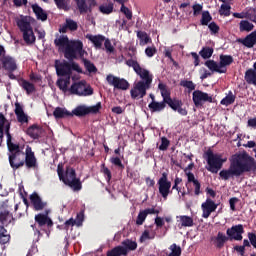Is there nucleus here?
<instances>
[{
	"instance_id": "5",
	"label": "nucleus",
	"mask_w": 256,
	"mask_h": 256,
	"mask_svg": "<svg viewBox=\"0 0 256 256\" xmlns=\"http://www.w3.org/2000/svg\"><path fill=\"white\" fill-rule=\"evenodd\" d=\"M203 158L208 164L206 169L213 174H217L218 171L223 167V164L227 161V159H223L220 154H214L211 149L204 153Z\"/></svg>"
},
{
	"instance_id": "52",
	"label": "nucleus",
	"mask_w": 256,
	"mask_h": 256,
	"mask_svg": "<svg viewBox=\"0 0 256 256\" xmlns=\"http://www.w3.org/2000/svg\"><path fill=\"white\" fill-rule=\"evenodd\" d=\"M169 249L171 250V253L168 256H181L182 250L180 246L172 244Z\"/></svg>"
},
{
	"instance_id": "10",
	"label": "nucleus",
	"mask_w": 256,
	"mask_h": 256,
	"mask_svg": "<svg viewBox=\"0 0 256 256\" xmlns=\"http://www.w3.org/2000/svg\"><path fill=\"white\" fill-rule=\"evenodd\" d=\"M70 92L74 95L87 97L93 95V88L86 86L85 82H77L72 84Z\"/></svg>"
},
{
	"instance_id": "44",
	"label": "nucleus",
	"mask_w": 256,
	"mask_h": 256,
	"mask_svg": "<svg viewBox=\"0 0 256 256\" xmlns=\"http://www.w3.org/2000/svg\"><path fill=\"white\" fill-rule=\"evenodd\" d=\"M240 32H251L254 29V24L248 20H241Z\"/></svg>"
},
{
	"instance_id": "21",
	"label": "nucleus",
	"mask_w": 256,
	"mask_h": 256,
	"mask_svg": "<svg viewBox=\"0 0 256 256\" xmlns=\"http://www.w3.org/2000/svg\"><path fill=\"white\" fill-rule=\"evenodd\" d=\"M238 42L247 48H253L256 45V30L248 34L245 38H239Z\"/></svg>"
},
{
	"instance_id": "55",
	"label": "nucleus",
	"mask_w": 256,
	"mask_h": 256,
	"mask_svg": "<svg viewBox=\"0 0 256 256\" xmlns=\"http://www.w3.org/2000/svg\"><path fill=\"white\" fill-rule=\"evenodd\" d=\"M120 11L126 16L127 20H132V11L124 5V3H121Z\"/></svg>"
},
{
	"instance_id": "17",
	"label": "nucleus",
	"mask_w": 256,
	"mask_h": 256,
	"mask_svg": "<svg viewBox=\"0 0 256 256\" xmlns=\"http://www.w3.org/2000/svg\"><path fill=\"white\" fill-rule=\"evenodd\" d=\"M218 205L215 204L213 200L210 198H207V200L201 205L203 214L202 217L207 219L211 215V213L215 212L217 209Z\"/></svg>"
},
{
	"instance_id": "41",
	"label": "nucleus",
	"mask_w": 256,
	"mask_h": 256,
	"mask_svg": "<svg viewBox=\"0 0 256 256\" xmlns=\"http://www.w3.org/2000/svg\"><path fill=\"white\" fill-rule=\"evenodd\" d=\"M55 69L58 77H65V61L56 60Z\"/></svg>"
},
{
	"instance_id": "15",
	"label": "nucleus",
	"mask_w": 256,
	"mask_h": 256,
	"mask_svg": "<svg viewBox=\"0 0 256 256\" xmlns=\"http://www.w3.org/2000/svg\"><path fill=\"white\" fill-rule=\"evenodd\" d=\"M71 71H76L77 73H83V70L77 62H65V85L69 84V79L71 78Z\"/></svg>"
},
{
	"instance_id": "63",
	"label": "nucleus",
	"mask_w": 256,
	"mask_h": 256,
	"mask_svg": "<svg viewBox=\"0 0 256 256\" xmlns=\"http://www.w3.org/2000/svg\"><path fill=\"white\" fill-rule=\"evenodd\" d=\"M110 162L114 165V166H116V167H118V168H120V169H124V165L122 164V162H121V160L118 158V157H113V158H111L110 159Z\"/></svg>"
},
{
	"instance_id": "38",
	"label": "nucleus",
	"mask_w": 256,
	"mask_h": 256,
	"mask_svg": "<svg viewBox=\"0 0 256 256\" xmlns=\"http://www.w3.org/2000/svg\"><path fill=\"white\" fill-rule=\"evenodd\" d=\"M121 244H122V247L126 250V256L129 251H134L137 248V243L130 239L124 240Z\"/></svg>"
},
{
	"instance_id": "61",
	"label": "nucleus",
	"mask_w": 256,
	"mask_h": 256,
	"mask_svg": "<svg viewBox=\"0 0 256 256\" xmlns=\"http://www.w3.org/2000/svg\"><path fill=\"white\" fill-rule=\"evenodd\" d=\"M146 213L144 211H141L138 216H137V219H136V224L138 226L142 225L146 219Z\"/></svg>"
},
{
	"instance_id": "54",
	"label": "nucleus",
	"mask_w": 256,
	"mask_h": 256,
	"mask_svg": "<svg viewBox=\"0 0 256 256\" xmlns=\"http://www.w3.org/2000/svg\"><path fill=\"white\" fill-rule=\"evenodd\" d=\"M77 54H79V52L65 49V58L70 62H73V60L77 59Z\"/></svg>"
},
{
	"instance_id": "23",
	"label": "nucleus",
	"mask_w": 256,
	"mask_h": 256,
	"mask_svg": "<svg viewBox=\"0 0 256 256\" xmlns=\"http://www.w3.org/2000/svg\"><path fill=\"white\" fill-rule=\"evenodd\" d=\"M15 115L17 117L18 123H28L29 118L27 114H25V111H23V106H21L19 102L15 103Z\"/></svg>"
},
{
	"instance_id": "49",
	"label": "nucleus",
	"mask_w": 256,
	"mask_h": 256,
	"mask_svg": "<svg viewBox=\"0 0 256 256\" xmlns=\"http://www.w3.org/2000/svg\"><path fill=\"white\" fill-rule=\"evenodd\" d=\"M180 86L187 88L189 92L194 91L196 88V85L194 84V82H192V80H181Z\"/></svg>"
},
{
	"instance_id": "62",
	"label": "nucleus",
	"mask_w": 256,
	"mask_h": 256,
	"mask_svg": "<svg viewBox=\"0 0 256 256\" xmlns=\"http://www.w3.org/2000/svg\"><path fill=\"white\" fill-rule=\"evenodd\" d=\"M169 145H170L169 140L167 138L163 137L161 139V145L159 147V150L166 151L168 149Z\"/></svg>"
},
{
	"instance_id": "20",
	"label": "nucleus",
	"mask_w": 256,
	"mask_h": 256,
	"mask_svg": "<svg viewBox=\"0 0 256 256\" xmlns=\"http://www.w3.org/2000/svg\"><path fill=\"white\" fill-rule=\"evenodd\" d=\"M86 39H88L94 45L95 49L100 50L102 49L105 36L102 34H87Z\"/></svg>"
},
{
	"instance_id": "8",
	"label": "nucleus",
	"mask_w": 256,
	"mask_h": 256,
	"mask_svg": "<svg viewBox=\"0 0 256 256\" xmlns=\"http://www.w3.org/2000/svg\"><path fill=\"white\" fill-rule=\"evenodd\" d=\"M65 50L66 51H72L77 52L80 55V58L87 54V51L83 49V41L77 39H69L68 36H65Z\"/></svg>"
},
{
	"instance_id": "36",
	"label": "nucleus",
	"mask_w": 256,
	"mask_h": 256,
	"mask_svg": "<svg viewBox=\"0 0 256 256\" xmlns=\"http://www.w3.org/2000/svg\"><path fill=\"white\" fill-rule=\"evenodd\" d=\"M5 224H0V245H5V243H9V239L11 236L7 234V230L5 229Z\"/></svg>"
},
{
	"instance_id": "24",
	"label": "nucleus",
	"mask_w": 256,
	"mask_h": 256,
	"mask_svg": "<svg viewBox=\"0 0 256 256\" xmlns=\"http://www.w3.org/2000/svg\"><path fill=\"white\" fill-rule=\"evenodd\" d=\"M20 157L21 154L9 155V163L12 169H19L20 167H23V165H25V160Z\"/></svg>"
},
{
	"instance_id": "28",
	"label": "nucleus",
	"mask_w": 256,
	"mask_h": 256,
	"mask_svg": "<svg viewBox=\"0 0 256 256\" xmlns=\"http://www.w3.org/2000/svg\"><path fill=\"white\" fill-rule=\"evenodd\" d=\"M167 102L162 100L161 102H156V100H152L150 104H148V108L150 109L151 113L161 112L166 108Z\"/></svg>"
},
{
	"instance_id": "46",
	"label": "nucleus",
	"mask_w": 256,
	"mask_h": 256,
	"mask_svg": "<svg viewBox=\"0 0 256 256\" xmlns=\"http://www.w3.org/2000/svg\"><path fill=\"white\" fill-rule=\"evenodd\" d=\"M113 9H114L113 3H109V4L99 6V11L102 14H105V15L111 14L113 12Z\"/></svg>"
},
{
	"instance_id": "33",
	"label": "nucleus",
	"mask_w": 256,
	"mask_h": 256,
	"mask_svg": "<svg viewBox=\"0 0 256 256\" xmlns=\"http://www.w3.org/2000/svg\"><path fill=\"white\" fill-rule=\"evenodd\" d=\"M233 61H234V58L232 55L220 54V62H219L220 69L230 66L233 63Z\"/></svg>"
},
{
	"instance_id": "27",
	"label": "nucleus",
	"mask_w": 256,
	"mask_h": 256,
	"mask_svg": "<svg viewBox=\"0 0 256 256\" xmlns=\"http://www.w3.org/2000/svg\"><path fill=\"white\" fill-rule=\"evenodd\" d=\"M13 221V214L5 209H0V225H9Z\"/></svg>"
},
{
	"instance_id": "32",
	"label": "nucleus",
	"mask_w": 256,
	"mask_h": 256,
	"mask_svg": "<svg viewBox=\"0 0 256 256\" xmlns=\"http://www.w3.org/2000/svg\"><path fill=\"white\" fill-rule=\"evenodd\" d=\"M33 12L35 13L37 19L40 21H47V12L43 10L38 4L32 5Z\"/></svg>"
},
{
	"instance_id": "47",
	"label": "nucleus",
	"mask_w": 256,
	"mask_h": 256,
	"mask_svg": "<svg viewBox=\"0 0 256 256\" xmlns=\"http://www.w3.org/2000/svg\"><path fill=\"white\" fill-rule=\"evenodd\" d=\"M212 21V16L210 15V12L203 11L202 12V18H201V25L202 26H208V24Z\"/></svg>"
},
{
	"instance_id": "39",
	"label": "nucleus",
	"mask_w": 256,
	"mask_h": 256,
	"mask_svg": "<svg viewBox=\"0 0 256 256\" xmlns=\"http://www.w3.org/2000/svg\"><path fill=\"white\" fill-rule=\"evenodd\" d=\"M137 37L140 40V46L147 45L151 42V38L148 36L147 32L145 31H137Z\"/></svg>"
},
{
	"instance_id": "50",
	"label": "nucleus",
	"mask_w": 256,
	"mask_h": 256,
	"mask_svg": "<svg viewBox=\"0 0 256 256\" xmlns=\"http://www.w3.org/2000/svg\"><path fill=\"white\" fill-rule=\"evenodd\" d=\"M235 99L236 97L234 96V94L230 92L228 96H226L225 98H223V100H221V105H225L226 107L229 105H232L235 102Z\"/></svg>"
},
{
	"instance_id": "11",
	"label": "nucleus",
	"mask_w": 256,
	"mask_h": 256,
	"mask_svg": "<svg viewBox=\"0 0 256 256\" xmlns=\"http://www.w3.org/2000/svg\"><path fill=\"white\" fill-rule=\"evenodd\" d=\"M157 184L160 195L163 197L164 200H166L168 195L170 194V189L172 185L171 182L168 180V173H162L161 178L158 180Z\"/></svg>"
},
{
	"instance_id": "31",
	"label": "nucleus",
	"mask_w": 256,
	"mask_h": 256,
	"mask_svg": "<svg viewBox=\"0 0 256 256\" xmlns=\"http://www.w3.org/2000/svg\"><path fill=\"white\" fill-rule=\"evenodd\" d=\"M42 132L43 130L37 125L29 127L26 131L27 135H29L31 139H39V137H41Z\"/></svg>"
},
{
	"instance_id": "64",
	"label": "nucleus",
	"mask_w": 256,
	"mask_h": 256,
	"mask_svg": "<svg viewBox=\"0 0 256 256\" xmlns=\"http://www.w3.org/2000/svg\"><path fill=\"white\" fill-rule=\"evenodd\" d=\"M248 238L250 240L251 245L256 248V234L248 233Z\"/></svg>"
},
{
	"instance_id": "26",
	"label": "nucleus",
	"mask_w": 256,
	"mask_h": 256,
	"mask_svg": "<svg viewBox=\"0 0 256 256\" xmlns=\"http://www.w3.org/2000/svg\"><path fill=\"white\" fill-rule=\"evenodd\" d=\"M7 137V147L9 151V155H21V150L19 149V144H15L12 142L11 134H8Z\"/></svg>"
},
{
	"instance_id": "34",
	"label": "nucleus",
	"mask_w": 256,
	"mask_h": 256,
	"mask_svg": "<svg viewBox=\"0 0 256 256\" xmlns=\"http://www.w3.org/2000/svg\"><path fill=\"white\" fill-rule=\"evenodd\" d=\"M244 79L249 85L256 86V70H253V68L246 70Z\"/></svg>"
},
{
	"instance_id": "7",
	"label": "nucleus",
	"mask_w": 256,
	"mask_h": 256,
	"mask_svg": "<svg viewBox=\"0 0 256 256\" xmlns=\"http://www.w3.org/2000/svg\"><path fill=\"white\" fill-rule=\"evenodd\" d=\"M17 26L20 31L23 33V40L27 45H33L35 43V33H33V28L31 27V23H29L25 19H20L17 21Z\"/></svg>"
},
{
	"instance_id": "53",
	"label": "nucleus",
	"mask_w": 256,
	"mask_h": 256,
	"mask_svg": "<svg viewBox=\"0 0 256 256\" xmlns=\"http://www.w3.org/2000/svg\"><path fill=\"white\" fill-rule=\"evenodd\" d=\"M230 10H231V6L230 5L222 4L221 8L219 10V14L221 16L224 15V16L228 17V16H230Z\"/></svg>"
},
{
	"instance_id": "25",
	"label": "nucleus",
	"mask_w": 256,
	"mask_h": 256,
	"mask_svg": "<svg viewBox=\"0 0 256 256\" xmlns=\"http://www.w3.org/2000/svg\"><path fill=\"white\" fill-rule=\"evenodd\" d=\"M19 85L24 91H26L27 95H33V93L37 91V89L35 88V84L31 83L28 80L20 79Z\"/></svg>"
},
{
	"instance_id": "12",
	"label": "nucleus",
	"mask_w": 256,
	"mask_h": 256,
	"mask_svg": "<svg viewBox=\"0 0 256 256\" xmlns=\"http://www.w3.org/2000/svg\"><path fill=\"white\" fill-rule=\"evenodd\" d=\"M24 165H26L27 169H39L35 152H33V149L29 145L26 146Z\"/></svg>"
},
{
	"instance_id": "4",
	"label": "nucleus",
	"mask_w": 256,
	"mask_h": 256,
	"mask_svg": "<svg viewBox=\"0 0 256 256\" xmlns=\"http://www.w3.org/2000/svg\"><path fill=\"white\" fill-rule=\"evenodd\" d=\"M158 89L161 92V96L163 98V101L167 103V105L173 110L178 112L181 116H187L188 110L186 108H183V102L182 100H179L178 98H171L170 90H168L166 84H162L161 82L158 85Z\"/></svg>"
},
{
	"instance_id": "1",
	"label": "nucleus",
	"mask_w": 256,
	"mask_h": 256,
	"mask_svg": "<svg viewBox=\"0 0 256 256\" xmlns=\"http://www.w3.org/2000/svg\"><path fill=\"white\" fill-rule=\"evenodd\" d=\"M256 172V160L247 152L235 154L230 159V166L228 169H223L219 176L222 180L228 181L234 177H240L245 173Z\"/></svg>"
},
{
	"instance_id": "30",
	"label": "nucleus",
	"mask_w": 256,
	"mask_h": 256,
	"mask_svg": "<svg viewBox=\"0 0 256 256\" xmlns=\"http://www.w3.org/2000/svg\"><path fill=\"white\" fill-rule=\"evenodd\" d=\"M186 176H187V183H193L194 188H195V195L199 196L200 193H201V191H200V189H201L200 182L197 179H195L194 174L191 173V172H186Z\"/></svg>"
},
{
	"instance_id": "59",
	"label": "nucleus",
	"mask_w": 256,
	"mask_h": 256,
	"mask_svg": "<svg viewBox=\"0 0 256 256\" xmlns=\"http://www.w3.org/2000/svg\"><path fill=\"white\" fill-rule=\"evenodd\" d=\"M101 173L104 174V176H106V180L107 182H109L112 178L111 172L110 170L105 166V164L101 165Z\"/></svg>"
},
{
	"instance_id": "40",
	"label": "nucleus",
	"mask_w": 256,
	"mask_h": 256,
	"mask_svg": "<svg viewBox=\"0 0 256 256\" xmlns=\"http://www.w3.org/2000/svg\"><path fill=\"white\" fill-rule=\"evenodd\" d=\"M213 52H214L213 47L204 46V47L200 50L199 55H200L204 60H207V59H210V58H211V56L213 55Z\"/></svg>"
},
{
	"instance_id": "18",
	"label": "nucleus",
	"mask_w": 256,
	"mask_h": 256,
	"mask_svg": "<svg viewBox=\"0 0 256 256\" xmlns=\"http://www.w3.org/2000/svg\"><path fill=\"white\" fill-rule=\"evenodd\" d=\"M65 26H61L59 29V33L56 34V38L54 40V45L60 53H65Z\"/></svg>"
},
{
	"instance_id": "14",
	"label": "nucleus",
	"mask_w": 256,
	"mask_h": 256,
	"mask_svg": "<svg viewBox=\"0 0 256 256\" xmlns=\"http://www.w3.org/2000/svg\"><path fill=\"white\" fill-rule=\"evenodd\" d=\"M11 129V122H9V120H7V118H5V116L0 113V146L3 143V138L8 137L9 135H11V133L9 132Z\"/></svg>"
},
{
	"instance_id": "57",
	"label": "nucleus",
	"mask_w": 256,
	"mask_h": 256,
	"mask_svg": "<svg viewBox=\"0 0 256 256\" xmlns=\"http://www.w3.org/2000/svg\"><path fill=\"white\" fill-rule=\"evenodd\" d=\"M53 115L55 119H63V117H65V109L57 107L55 108Z\"/></svg>"
},
{
	"instance_id": "58",
	"label": "nucleus",
	"mask_w": 256,
	"mask_h": 256,
	"mask_svg": "<svg viewBox=\"0 0 256 256\" xmlns=\"http://www.w3.org/2000/svg\"><path fill=\"white\" fill-rule=\"evenodd\" d=\"M103 43H104V47H105L107 53H113L114 52V47L112 46V43L109 40V38L105 37V40L103 41Z\"/></svg>"
},
{
	"instance_id": "2",
	"label": "nucleus",
	"mask_w": 256,
	"mask_h": 256,
	"mask_svg": "<svg viewBox=\"0 0 256 256\" xmlns=\"http://www.w3.org/2000/svg\"><path fill=\"white\" fill-rule=\"evenodd\" d=\"M126 65L128 67H132L134 72L141 79L136 82V84H134L133 88L130 90L131 98L137 100L144 98L147 94V90H149L151 87L153 74H150L149 70L141 68L139 62H137V60H132V58L126 61Z\"/></svg>"
},
{
	"instance_id": "19",
	"label": "nucleus",
	"mask_w": 256,
	"mask_h": 256,
	"mask_svg": "<svg viewBox=\"0 0 256 256\" xmlns=\"http://www.w3.org/2000/svg\"><path fill=\"white\" fill-rule=\"evenodd\" d=\"M30 201L35 209V211H43L47 207V202L43 201L39 194L33 193L30 196Z\"/></svg>"
},
{
	"instance_id": "3",
	"label": "nucleus",
	"mask_w": 256,
	"mask_h": 256,
	"mask_svg": "<svg viewBox=\"0 0 256 256\" xmlns=\"http://www.w3.org/2000/svg\"><path fill=\"white\" fill-rule=\"evenodd\" d=\"M244 233V227L242 224L232 226L226 231L227 236L218 232L217 236L214 239L215 246L219 249L223 248L227 241H241L243 239L242 234Z\"/></svg>"
},
{
	"instance_id": "48",
	"label": "nucleus",
	"mask_w": 256,
	"mask_h": 256,
	"mask_svg": "<svg viewBox=\"0 0 256 256\" xmlns=\"http://www.w3.org/2000/svg\"><path fill=\"white\" fill-rule=\"evenodd\" d=\"M181 226L183 227H192L194 225V221L189 216H181L180 217Z\"/></svg>"
},
{
	"instance_id": "56",
	"label": "nucleus",
	"mask_w": 256,
	"mask_h": 256,
	"mask_svg": "<svg viewBox=\"0 0 256 256\" xmlns=\"http://www.w3.org/2000/svg\"><path fill=\"white\" fill-rule=\"evenodd\" d=\"M208 27H209L212 35H216L219 33L220 27L215 21L210 22L208 24Z\"/></svg>"
},
{
	"instance_id": "16",
	"label": "nucleus",
	"mask_w": 256,
	"mask_h": 256,
	"mask_svg": "<svg viewBox=\"0 0 256 256\" xmlns=\"http://www.w3.org/2000/svg\"><path fill=\"white\" fill-rule=\"evenodd\" d=\"M0 67L9 73H13V71H17V61L11 56H4L0 61Z\"/></svg>"
},
{
	"instance_id": "6",
	"label": "nucleus",
	"mask_w": 256,
	"mask_h": 256,
	"mask_svg": "<svg viewBox=\"0 0 256 256\" xmlns=\"http://www.w3.org/2000/svg\"><path fill=\"white\" fill-rule=\"evenodd\" d=\"M65 185L72 191L79 192L83 189L81 179L77 178V172L73 168L67 167L65 170Z\"/></svg>"
},
{
	"instance_id": "42",
	"label": "nucleus",
	"mask_w": 256,
	"mask_h": 256,
	"mask_svg": "<svg viewBox=\"0 0 256 256\" xmlns=\"http://www.w3.org/2000/svg\"><path fill=\"white\" fill-rule=\"evenodd\" d=\"M82 62L84 63V67L89 73H97V66L91 62V60H87V58H83V55L80 57Z\"/></svg>"
},
{
	"instance_id": "35",
	"label": "nucleus",
	"mask_w": 256,
	"mask_h": 256,
	"mask_svg": "<svg viewBox=\"0 0 256 256\" xmlns=\"http://www.w3.org/2000/svg\"><path fill=\"white\" fill-rule=\"evenodd\" d=\"M72 113L77 117H85L89 115V106H77L76 109L72 111Z\"/></svg>"
},
{
	"instance_id": "51",
	"label": "nucleus",
	"mask_w": 256,
	"mask_h": 256,
	"mask_svg": "<svg viewBox=\"0 0 256 256\" xmlns=\"http://www.w3.org/2000/svg\"><path fill=\"white\" fill-rule=\"evenodd\" d=\"M57 174L60 181H62V183H65V166L63 163L58 164Z\"/></svg>"
},
{
	"instance_id": "29",
	"label": "nucleus",
	"mask_w": 256,
	"mask_h": 256,
	"mask_svg": "<svg viewBox=\"0 0 256 256\" xmlns=\"http://www.w3.org/2000/svg\"><path fill=\"white\" fill-rule=\"evenodd\" d=\"M205 66L212 72H216L219 74H224L226 73V68L221 69L220 64H217V62H215V60H206L205 61Z\"/></svg>"
},
{
	"instance_id": "60",
	"label": "nucleus",
	"mask_w": 256,
	"mask_h": 256,
	"mask_svg": "<svg viewBox=\"0 0 256 256\" xmlns=\"http://www.w3.org/2000/svg\"><path fill=\"white\" fill-rule=\"evenodd\" d=\"M26 256H43L37 246H32L31 249L28 251Z\"/></svg>"
},
{
	"instance_id": "45",
	"label": "nucleus",
	"mask_w": 256,
	"mask_h": 256,
	"mask_svg": "<svg viewBox=\"0 0 256 256\" xmlns=\"http://www.w3.org/2000/svg\"><path fill=\"white\" fill-rule=\"evenodd\" d=\"M76 5L80 14H85L89 11V6H87V1L85 0H75Z\"/></svg>"
},
{
	"instance_id": "9",
	"label": "nucleus",
	"mask_w": 256,
	"mask_h": 256,
	"mask_svg": "<svg viewBox=\"0 0 256 256\" xmlns=\"http://www.w3.org/2000/svg\"><path fill=\"white\" fill-rule=\"evenodd\" d=\"M107 83L114 87V89L127 91L130 87L129 82L125 80V78H119L118 76H113V74H108L106 76Z\"/></svg>"
},
{
	"instance_id": "13",
	"label": "nucleus",
	"mask_w": 256,
	"mask_h": 256,
	"mask_svg": "<svg viewBox=\"0 0 256 256\" xmlns=\"http://www.w3.org/2000/svg\"><path fill=\"white\" fill-rule=\"evenodd\" d=\"M193 102L196 107H201L203 104L202 102L212 103L213 98L209 96L207 92H202V90H195L193 92Z\"/></svg>"
},
{
	"instance_id": "37",
	"label": "nucleus",
	"mask_w": 256,
	"mask_h": 256,
	"mask_svg": "<svg viewBox=\"0 0 256 256\" xmlns=\"http://www.w3.org/2000/svg\"><path fill=\"white\" fill-rule=\"evenodd\" d=\"M106 256H126V250L122 246H116L107 251Z\"/></svg>"
},
{
	"instance_id": "43",
	"label": "nucleus",
	"mask_w": 256,
	"mask_h": 256,
	"mask_svg": "<svg viewBox=\"0 0 256 256\" xmlns=\"http://www.w3.org/2000/svg\"><path fill=\"white\" fill-rule=\"evenodd\" d=\"M65 29L75 32V31H77V29H79V24H77V21H75L73 19L66 18Z\"/></svg>"
},
{
	"instance_id": "22",
	"label": "nucleus",
	"mask_w": 256,
	"mask_h": 256,
	"mask_svg": "<svg viewBox=\"0 0 256 256\" xmlns=\"http://www.w3.org/2000/svg\"><path fill=\"white\" fill-rule=\"evenodd\" d=\"M35 221L38 223L40 227H43V225H47L48 227L53 226V221L51 218H49V212H46L45 214L40 213L35 216Z\"/></svg>"
}]
</instances>
